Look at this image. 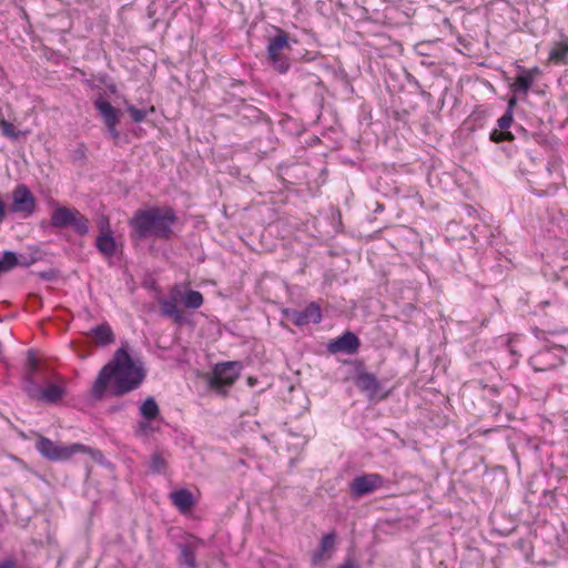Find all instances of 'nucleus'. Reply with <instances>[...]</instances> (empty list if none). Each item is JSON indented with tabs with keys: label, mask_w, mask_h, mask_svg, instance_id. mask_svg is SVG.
I'll return each instance as SVG.
<instances>
[{
	"label": "nucleus",
	"mask_w": 568,
	"mask_h": 568,
	"mask_svg": "<svg viewBox=\"0 0 568 568\" xmlns=\"http://www.w3.org/2000/svg\"><path fill=\"white\" fill-rule=\"evenodd\" d=\"M170 498L172 504L183 514L190 511L194 506V497L192 493L185 488L171 493Z\"/></svg>",
	"instance_id": "18"
},
{
	"label": "nucleus",
	"mask_w": 568,
	"mask_h": 568,
	"mask_svg": "<svg viewBox=\"0 0 568 568\" xmlns=\"http://www.w3.org/2000/svg\"><path fill=\"white\" fill-rule=\"evenodd\" d=\"M242 365L239 362H225L217 364L213 371L211 386L213 388L229 387L240 376Z\"/></svg>",
	"instance_id": "7"
},
{
	"label": "nucleus",
	"mask_w": 568,
	"mask_h": 568,
	"mask_svg": "<svg viewBox=\"0 0 568 568\" xmlns=\"http://www.w3.org/2000/svg\"><path fill=\"white\" fill-rule=\"evenodd\" d=\"M36 210V199L24 184L18 185L12 192L10 211L30 216Z\"/></svg>",
	"instance_id": "10"
},
{
	"label": "nucleus",
	"mask_w": 568,
	"mask_h": 568,
	"mask_svg": "<svg viewBox=\"0 0 568 568\" xmlns=\"http://www.w3.org/2000/svg\"><path fill=\"white\" fill-rule=\"evenodd\" d=\"M515 104V99H511L509 101V104H508V110L505 112V114L503 116H500L498 119V126L499 129L501 130H507L508 128H510L511 123H513V111H511V108L513 105Z\"/></svg>",
	"instance_id": "30"
},
{
	"label": "nucleus",
	"mask_w": 568,
	"mask_h": 568,
	"mask_svg": "<svg viewBox=\"0 0 568 568\" xmlns=\"http://www.w3.org/2000/svg\"><path fill=\"white\" fill-rule=\"evenodd\" d=\"M0 568H17V561L13 558L0 560Z\"/></svg>",
	"instance_id": "35"
},
{
	"label": "nucleus",
	"mask_w": 568,
	"mask_h": 568,
	"mask_svg": "<svg viewBox=\"0 0 568 568\" xmlns=\"http://www.w3.org/2000/svg\"><path fill=\"white\" fill-rule=\"evenodd\" d=\"M384 485L383 476L372 473L355 477L349 485V489L354 497L359 498L384 487Z\"/></svg>",
	"instance_id": "9"
},
{
	"label": "nucleus",
	"mask_w": 568,
	"mask_h": 568,
	"mask_svg": "<svg viewBox=\"0 0 568 568\" xmlns=\"http://www.w3.org/2000/svg\"><path fill=\"white\" fill-rule=\"evenodd\" d=\"M140 414L144 419H156L160 416V408L153 397H148L140 406Z\"/></svg>",
	"instance_id": "23"
},
{
	"label": "nucleus",
	"mask_w": 568,
	"mask_h": 568,
	"mask_svg": "<svg viewBox=\"0 0 568 568\" xmlns=\"http://www.w3.org/2000/svg\"><path fill=\"white\" fill-rule=\"evenodd\" d=\"M95 342L102 346L114 342V334L109 324H101L92 329Z\"/></svg>",
	"instance_id": "22"
},
{
	"label": "nucleus",
	"mask_w": 568,
	"mask_h": 568,
	"mask_svg": "<svg viewBox=\"0 0 568 568\" xmlns=\"http://www.w3.org/2000/svg\"><path fill=\"white\" fill-rule=\"evenodd\" d=\"M513 134L508 131H505V130H494L491 133H490V139L491 141L498 143V142H501V141H508V140H513Z\"/></svg>",
	"instance_id": "32"
},
{
	"label": "nucleus",
	"mask_w": 568,
	"mask_h": 568,
	"mask_svg": "<svg viewBox=\"0 0 568 568\" xmlns=\"http://www.w3.org/2000/svg\"><path fill=\"white\" fill-rule=\"evenodd\" d=\"M144 377L142 364L131 357L129 344L123 343L113 358L99 372L91 389L92 397L101 399L106 392L112 396H122L136 389Z\"/></svg>",
	"instance_id": "1"
},
{
	"label": "nucleus",
	"mask_w": 568,
	"mask_h": 568,
	"mask_svg": "<svg viewBox=\"0 0 568 568\" xmlns=\"http://www.w3.org/2000/svg\"><path fill=\"white\" fill-rule=\"evenodd\" d=\"M519 69L520 73L516 77L513 90L517 94L527 95L535 82L536 75L539 74L540 71L537 67L530 70H526L521 67Z\"/></svg>",
	"instance_id": "14"
},
{
	"label": "nucleus",
	"mask_w": 568,
	"mask_h": 568,
	"mask_svg": "<svg viewBox=\"0 0 568 568\" xmlns=\"http://www.w3.org/2000/svg\"><path fill=\"white\" fill-rule=\"evenodd\" d=\"M36 449L42 457L50 462H65L79 453L89 454L94 460H100L102 458L100 450L88 447L83 444L74 443L71 445H64L41 435L38 436L36 442Z\"/></svg>",
	"instance_id": "3"
},
{
	"label": "nucleus",
	"mask_w": 568,
	"mask_h": 568,
	"mask_svg": "<svg viewBox=\"0 0 568 568\" xmlns=\"http://www.w3.org/2000/svg\"><path fill=\"white\" fill-rule=\"evenodd\" d=\"M39 368V363L32 352L28 355V368L24 376V386L29 385L30 382H36L34 375Z\"/></svg>",
	"instance_id": "27"
},
{
	"label": "nucleus",
	"mask_w": 568,
	"mask_h": 568,
	"mask_svg": "<svg viewBox=\"0 0 568 568\" xmlns=\"http://www.w3.org/2000/svg\"><path fill=\"white\" fill-rule=\"evenodd\" d=\"M153 420L154 419H144V418H143V420H140L138 423L135 435L141 437V436L150 435L154 432H158L159 428L153 426V424H152Z\"/></svg>",
	"instance_id": "29"
},
{
	"label": "nucleus",
	"mask_w": 568,
	"mask_h": 568,
	"mask_svg": "<svg viewBox=\"0 0 568 568\" xmlns=\"http://www.w3.org/2000/svg\"><path fill=\"white\" fill-rule=\"evenodd\" d=\"M51 225L57 229L72 227L80 235L89 232V220L77 209L59 206L51 214Z\"/></svg>",
	"instance_id": "5"
},
{
	"label": "nucleus",
	"mask_w": 568,
	"mask_h": 568,
	"mask_svg": "<svg viewBox=\"0 0 568 568\" xmlns=\"http://www.w3.org/2000/svg\"><path fill=\"white\" fill-rule=\"evenodd\" d=\"M168 467V463L163 452H154L150 458V470L153 474H163Z\"/></svg>",
	"instance_id": "24"
},
{
	"label": "nucleus",
	"mask_w": 568,
	"mask_h": 568,
	"mask_svg": "<svg viewBox=\"0 0 568 568\" xmlns=\"http://www.w3.org/2000/svg\"><path fill=\"white\" fill-rule=\"evenodd\" d=\"M18 266L17 254L6 251L0 258V272H8Z\"/></svg>",
	"instance_id": "26"
},
{
	"label": "nucleus",
	"mask_w": 568,
	"mask_h": 568,
	"mask_svg": "<svg viewBox=\"0 0 568 568\" xmlns=\"http://www.w3.org/2000/svg\"><path fill=\"white\" fill-rule=\"evenodd\" d=\"M163 298L169 300L170 302H173L179 305V302L182 301V298H183L181 287L178 285L173 286L170 290L168 297H163Z\"/></svg>",
	"instance_id": "33"
},
{
	"label": "nucleus",
	"mask_w": 568,
	"mask_h": 568,
	"mask_svg": "<svg viewBox=\"0 0 568 568\" xmlns=\"http://www.w3.org/2000/svg\"><path fill=\"white\" fill-rule=\"evenodd\" d=\"M339 568H359L358 565L352 559L347 558L345 561L339 566Z\"/></svg>",
	"instance_id": "36"
},
{
	"label": "nucleus",
	"mask_w": 568,
	"mask_h": 568,
	"mask_svg": "<svg viewBox=\"0 0 568 568\" xmlns=\"http://www.w3.org/2000/svg\"><path fill=\"white\" fill-rule=\"evenodd\" d=\"M549 61L555 64L568 63V42H558L551 48L549 52Z\"/></svg>",
	"instance_id": "21"
},
{
	"label": "nucleus",
	"mask_w": 568,
	"mask_h": 568,
	"mask_svg": "<svg viewBox=\"0 0 568 568\" xmlns=\"http://www.w3.org/2000/svg\"><path fill=\"white\" fill-rule=\"evenodd\" d=\"M335 532L326 534L322 537L318 549L312 555V564L318 565L329 558V552L335 545Z\"/></svg>",
	"instance_id": "17"
},
{
	"label": "nucleus",
	"mask_w": 568,
	"mask_h": 568,
	"mask_svg": "<svg viewBox=\"0 0 568 568\" xmlns=\"http://www.w3.org/2000/svg\"><path fill=\"white\" fill-rule=\"evenodd\" d=\"M126 110L135 123H140L146 118V111L138 109L134 105H128Z\"/></svg>",
	"instance_id": "31"
},
{
	"label": "nucleus",
	"mask_w": 568,
	"mask_h": 568,
	"mask_svg": "<svg viewBox=\"0 0 568 568\" xmlns=\"http://www.w3.org/2000/svg\"><path fill=\"white\" fill-rule=\"evenodd\" d=\"M178 216L172 207L152 206L144 210H138L129 221V225L140 240L155 237L169 240Z\"/></svg>",
	"instance_id": "2"
},
{
	"label": "nucleus",
	"mask_w": 568,
	"mask_h": 568,
	"mask_svg": "<svg viewBox=\"0 0 568 568\" xmlns=\"http://www.w3.org/2000/svg\"><path fill=\"white\" fill-rule=\"evenodd\" d=\"M291 50L287 33L281 29L276 30V34L268 39L267 59L274 70L278 73H286L291 67L290 59L285 51Z\"/></svg>",
	"instance_id": "4"
},
{
	"label": "nucleus",
	"mask_w": 568,
	"mask_h": 568,
	"mask_svg": "<svg viewBox=\"0 0 568 568\" xmlns=\"http://www.w3.org/2000/svg\"><path fill=\"white\" fill-rule=\"evenodd\" d=\"M203 540L199 538H192L184 545H181L180 562L187 568H197L195 556L199 546L203 545Z\"/></svg>",
	"instance_id": "15"
},
{
	"label": "nucleus",
	"mask_w": 568,
	"mask_h": 568,
	"mask_svg": "<svg viewBox=\"0 0 568 568\" xmlns=\"http://www.w3.org/2000/svg\"><path fill=\"white\" fill-rule=\"evenodd\" d=\"M0 131L3 136L11 139V140H18L22 135V132L16 130V128L10 122H8L7 120H4L1 116H0Z\"/></svg>",
	"instance_id": "28"
},
{
	"label": "nucleus",
	"mask_w": 568,
	"mask_h": 568,
	"mask_svg": "<svg viewBox=\"0 0 568 568\" xmlns=\"http://www.w3.org/2000/svg\"><path fill=\"white\" fill-rule=\"evenodd\" d=\"M565 348L561 346L546 347L529 358V365L535 372H547L560 366L564 362Z\"/></svg>",
	"instance_id": "6"
},
{
	"label": "nucleus",
	"mask_w": 568,
	"mask_h": 568,
	"mask_svg": "<svg viewBox=\"0 0 568 568\" xmlns=\"http://www.w3.org/2000/svg\"><path fill=\"white\" fill-rule=\"evenodd\" d=\"M159 304L163 316L172 318L176 324H181L184 321L183 312L178 304L164 298H160Z\"/></svg>",
	"instance_id": "19"
},
{
	"label": "nucleus",
	"mask_w": 568,
	"mask_h": 568,
	"mask_svg": "<svg viewBox=\"0 0 568 568\" xmlns=\"http://www.w3.org/2000/svg\"><path fill=\"white\" fill-rule=\"evenodd\" d=\"M24 390L30 398L40 399L49 404L59 402L65 394V389L59 384L40 387L37 382H30L29 385L24 386Z\"/></svg>",
	"instance_id": "8"
},
{
	"label": "nucleus",
	"mask_w": 568,
	"mask_h": 568,
	"mask_svg": "<svg viewBox=\"0 0 568 568\" xmlns=\"http://www.w3.org/2000/svg\"><path fill=\"white\" fill-rule=\"evenodd\" d=\"M358 347L359 339L352 332H345L342 336L337 337L328 344V349L332 353L343 352L346 354H354Z\"/></svg>",
	"instance_id": "13"
},
{
	"label": "nucleus",
	"mask_w": 568,
	"mask_h": 568,
	"mask_svg": "<svg viewBox=\"0 0 568 568\" xmlns=\"http://www.w3.org/2000/svg\"><path fill=\"white\" fill-rule=\"evenodd\" d=\"M286 317L296 326L307 325L310 323H320L322 313L318 305L311 303L303 311L287 310L285 311Z\"/></svg>",
	"instance_id": "12"
},
{
	"label": "nucleus",
	"mask_w": 568,
	"mask_h": 568,
	"mask_svg": "<svg viewBox=\"0 0 568 568\" xmlns=\"http://www.w3.org/2000/svg\"><path fill=\"white\" fill-rule=\"evenodd\" d=\"M6 216V211H4V203L3 201L0 199V221H2Z\"/></svg>",
	"instance_id": "37"
},
{
	"label": "nucleus",
	"mask_w": 568,
	"mask_h": 568,
	"mask_svg": "<svg viewBox=\"0 0 568 568\" xmlns=\"http://www.w3.org/2000/svg\"><path fill=\"white\" fill-rule=\"evenodd\" d=\"M38 261L37 256L17 255L18 265L28 267Z\"/></svg>",
	"instance_id": "34"
},
{
	"label": "nucleus",
	"mask_w": 568,
	"mask_h": 568,
	"mask_svg": "<svg viewBox=\"0 0 568 568\" xmlns=\"http://www.w3.org/2000/svg\"><path fill=\"white\" fill-rule=\"evenodd\" d=\"M95 109L100 112L103 118L104 124L106 125L108 132L113 140H118L120 136L116 125L119 123V112L114 109L111 103L103 98H98L94 101Z\"/></svg>",
	"instance_id": "11"
},
{
	"label": "nucleus",
	"mask_w": 568,
	"mask_h": 568,
	"mask_svg": "<svg viewBox=\"0 0 568 568\" xmlns=\"http://www.w3.org/2000/svg\"><path fill=\"white\" fill-rule=\"evenodd\" d=\"M182 302L185 307L196 310L203 304V295L199 291L190 290L183 295Z\"/></svg>",
	"instance_id": "25"
},
{
	"label": "nucleus",
	"mask_w": 568,
	"mask_h": 568,
	"mask_svg": "<svg viewBox=\"0 0 568 568\" xmlns=\"http://www.w3.org/2000/svg\"><path fill=\"white\" fill-rule=\"evenodd\" d=\"M356 386L367 393L371 397L376 396L381 389V383L372 373H359L355 379Z\"/></svg>",
	"instance_id": "16"
},
{
	"label": "nucleus",
	"mask_w": 568,
	"mask_h": 568,
	"mask_svg": "<svg viewBox=\"0 0 568 568\" xmlns=\"http://www.w3.org/2000/svg\"><path fill=\"white\" fill-rule=\"evenodd\" d=\"M95 246L105 257H112L116 252V243L111 234H101L97 237Z\"/></svg>",
	"instance_id": "20"
}]
</instances>
